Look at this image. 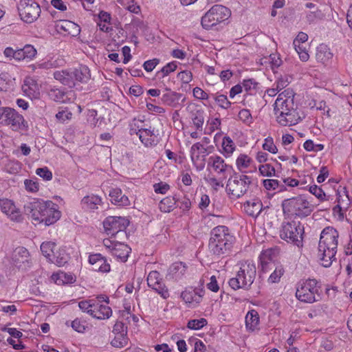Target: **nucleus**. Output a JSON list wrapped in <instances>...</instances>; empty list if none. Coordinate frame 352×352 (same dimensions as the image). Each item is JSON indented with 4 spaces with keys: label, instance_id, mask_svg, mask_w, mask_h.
I'll list each match as a JSON object with an SVG mask.
<instances>
[{
    "label": "nucleus",
    "instance_id": "1",
    "mask_svg": "<svg viewBox=\"0 0 352 352\" xmlns=\"http://www.w3.org/2000/svg\"><path fill=\"white\" fill-rule=\"evenodd\" d=\"M294 95L292 89H286L278 94L274 104L276 121L281 126H293L301 120L297 108L295 107Z\"/></svg>",
    "mask_w": 352,
    "mask_h": 352
},
{
    "label": "nucleus",
    "instance_id": "2",
    "mask_svg": "<svg viewBox=\"0 0 352 352\" xmlns=\"http://www.w3.org/2000/svg\"><path fill=\"white\" fill-rule=\"evenodd\" d=\"M25 212L37 223H44L50 226L56 222L60 217L57 205L52 201L37 200L30 202L24 206Z\"/></svg>",
    "mask_w": 352,
    "mask_h": 352
},
{
    "label": "nucleus",
    "instance_id": "3",
    "mask_svg": "<svg viewBox=\"0 0 352 352\" xmlns=\"http://www.w3.org/2000/svg\"><path fill=\"white\" fill-rule=\"evenodd\" d=\"M338 231L332 227L325 228L320 234L318 244V256L324 267L331 265L337 252Z\"/></svg>",
    "mask_w": 352,
    "mask_h": 352
},
{
    "label": "nucleus",
    "instance_id": "4",
    "mask_svg": "<svg viewBox=\"0 0 352 352\" xmlns=\"http://www.w3.org/2000/svg\"><path fill=\"white\" fill-rule=\"evenodd\" d=\"M233 243V236L228 232V228L219 226L213 228L209 241L210 252L217 256L228 254Z\"/></svg>",
    "mask_w": 352,
    "mask_h": 352
},
{
    "label": "nucleus",
    "instance_id": "5",
    "mask_svg": "<svg viewBox=\"0 0 352 352\" xmlns=\"http://www.w3.org/2000/svg\"><path fill=\"white\" fill-rule=\"evenodd\" d=\"M281 206L284 214L287 216L305 217L314 210V206L302 195L285 199Z\"/></svg>",
    "mask_w": 352,
    "mask_h": 352
},
{
    "label": "nucleus",
    "instance_id": "6",
    "mask_svg": "<svg viewBox=\"0 0 352 352\" xmlns=\"http://www.w3.org/2000/svg\"><path fill=\"white\" fill-rule=\"evenodd\" d=\"M256 274V268L254 263L246 261L241 264L236 277L229 280L230 286L234 290L243 288L249 289L254 283Z\"/></svg>",
    "mask_w": 352,
    "mask_h": 352
},
{
    "label": "nucleus",
    "instance_id": "7",
    "mask_svg": "<svg viewBox=\"0 0 352 352\" xmlns=\"http://www.w3.org/2000/svg\"><path fill=\"white\" fill-rule=\"evenodd\" d=\"M304 226L298 221H283L279 235L281 239L298 247L302 246Z\"/></svg>",
    "mask_w": 352,
    "mask_h": 352
},
{
    "label": "nucleus",
    "instance_id": "8",
    "mask_svg": "<svg viewBox=\"0 0 352 352\" xmlns=\"http://www.w3.org/2000/svg\"><path fill=\"white\" fill-rule=\"evenodd\" d=\"M320 290V286L318 281L314 278H308L298 284L296 297L301 302L313 303L319 300Z\"/></svg>",
    "mask_w": 352,
    "mask_h": 352
},
{
    "label": "nucleus",
    "instance_id": "9",
    "mask_svg": "<svg viewBox=\"0 0 352 352\" xmlns=\"http://www.w3.org/2000/svg\"><path fill=\"white\" fill-rule=\"evenodd\" d=\"M252 184V177L246 175H235L228 179L226 191L236 198L244 195Z\"/></svg>",
    "mask_w": 352,
    "mask_h": 352
},
{
    "label": "nucleus",
    "instance_id": "10",
    "mask_svg": "<svg viewBox=\"0 0 352 352\" xmlns=\"http://www.w3.org/2000/svg\"><path fill=\"white\" fill-rule=\"evenodd\" d=\"M230 15V11L228 8L222 5H215L201 18V25L204 28L209 30L227 19Z\"/></svg>",
    "mask_w": 352,
    "mask_h": 352
},
{
    "label": "nucleus",
    "instance_id": "11",
    "mask_svg": "<svg viewBox=\"0 0 352 352\" xmlns=\"http://www.w3.org/2000/svg\"><path fill=\"white\" fill-rule=\"evenodd\" d=\"M21 19L28 23L36 21L40 15V6L33 0H21L18 5Z\"/></svg>",
    "mask_w": 352,
    "mask_h": 352
},
{
    "label": "nucleus",
    "instance_id": "12",
    "mask_svg": "<svg viewBox=\"0 0 352 352\" xmlns=\"http://www.w3.org/2000/svg\"><path fill=\"white\" fill-rule=\"evenodd\" d=\"M129 221L124 217H108L103 222V226L107 234L114 236L116 234L124 231L128 226Z\"/></svg>",
    "mask_w": 352,
    "mask_h": 352
},
{
    "label": "nucleus",
    "instance_id": "13",
    "mask_svg": "<svg viewBox=\"0 0 352 352\" xmlns=\"http://www.w3.org/2000/svg\"><path fill=\"white\" fill-rule=\"evenodd\" d=\"M147 284L149 287L155 290L164 299L169 297L167 287L162 282L160 274L157 271H151L147 277Z\"/></svg>",
    "mask_w": 352,
    "mask_h": 352
},
{
    "label": "nucleus",
    "instance_id": "14",
    "mask_svg": "<svg viewBox=\"0 0 352 352\" xmlns=\"http://www.w3.org/2000/svg\"><path fill=\"white\" fill-rule=\"evenodd\" d=\"M0 208L2 212L6 214L10 220L16 222L22 221V214L12 200L8 199H0Z\"/></svg>",
    "mask_w": 352,
    "mask_h": 352
},
{
    "label": "nucleus",
    "instance_id": "15",
    "mask_svg": "<svg viewBox=\"0 0 352 352\" xmlns=\"http://www.w3.org/2000/svg\"><path fill=\"white\" fill-rule=\"evenodd\" d=\"M204 294L203 289L189 288L181 294V297L188 307H195L201 302Z\"/></svg>",
    "mask_w": 352,
    "mask_h": 352
},
{
    "label": "nucleus",
    "instance_id": "16",
    "mask_svg": "<svg viewBox=\"0 0 352 352\" xmlns=\"http://www.w3.org/2000/svg\"><path fill=\"white\" fill-rule=\"evenodd\" d=\"M208 168H212L217 175L223 176V179H226L227 177L226 173L230 167L220 156L212 155L208 158Z\"/></svg>",
    "mask_w": 352,
    "mask_h": 352
},
{
    "label": "nucleus",
    "instance_id": "17",
    "mask_svg": "<svg viewBox=\"0 0 352 352\" xmlns=\"http://www.w3.org/2000/svg\"><path fill=\"white\" fill-rule=\"evenodd\" d=\"M7 111L8 112L6 113L4 119V124L10 126L13 131L21 129L24 122L23 117L14 109L9 107Z\"/></svg>",
    "mask_w": 352,
    "mask_h": 352
},
{
    "label": "nucleus",
    "instance_id": "18",
    "mask_svg": "<svg viewBox=\"0 0 352 352\" xmlns=\"http://www.w3.org/2000/svg\"><path fill=\"white\" fill-rule=\"evenodd\" d=\"M136 134L139 136L140 141L145 146H155L158 142L155 131L154 129H152L151 127H149L148 129L141 128L138 129Z\"/></svg>",
    "mask_w": 352,
    "mask_h": 352
},
{
    "label": "nucleus",
    "instance_id": "19",
    "mask_svg": "<svg viewBox=\"0 0 352 352\" xmlns=\"http://www.w3.org/2000/svg\"><path fill=\"white\" fill-rule=\"evenodd\" d=\"M56 27L59 32L70 35L72 36H76L80 32V28L79 25L68 20L60 21L56 25Z\"/></svg>",
    "mask_w": 352,
    "mask_h": 352
},
{
    "label": "nucleus",
    "instance_id": "20",
    "mask_svg": "<svg viewBox=\"0 0 352 352\" xmlns=\"http://www.w3.org/2000/svg\"><path fill=\"white\" fill-rule=\"evenodd\" d=\"M30 254L28 250L24 247H18L15 248L12 254V264L19 268L23 267V265H25V263H28V258Z\"/></svg>",
    "mask_w": 352,
    "mask_h": 352
},
{
    "label": "nucleus",
    "instance_id": "21",
    "mask_svg": "<svg viewBox=\"0 0 352 352\" xmlns=\"http://www.w3.org/2000/svg\"><path fill=\"white\" fill-rule=\"evenodd\" d=\"M277 251L275 249H267L262 251L259 256L261 270L265 272L272 269L274 264L272 263Z\"/></svg>",
    "mask_w": 352,
    "mask_h": 352
},
{
    "label": "nucleus",
    "instance_id": "22",
    "mask_svg": "<svg viewBox=\"0 0 352 352\" xmlns=\"http://www.w3.org/2000/svg\"><path fill=\"white\" fill-rule=\"evenodd\" d=\"M245 213L252 217H257L263 210V204L259 198H254L243 204Z\"/></svg>",
    "mask_w": 352,
    "mask_h": 352
},
{
    "label": "nucleus",
    "instance_id": "23",
    "mask_svg": "<svg viewBox=\"0 0 352 352\" xmlns=\"http://www.w3.org/2000/svg\"><path fill=\"white\" fill-rule=\"evenodd\" d=\"M74 69H66L62 71H56L54 73V77L56 80L60 81L63 85L69 87H75Z\"/></svg>",
    "mask_w": 352,
    "mask_h": 352
},
{
    "label": "nucleus",
    "instance_id": "24",
    "mask_svg": "<svg viewBox=\"0 0 352 352\" xmlns=\"http://www.w3.org/2000/svg\"><path fill=\"white\" fill-rule=\"evenodd\" d=\"M333 58V53L329 47L324 44H320L316 48V59L324 65H329Z\"/></svg>",
    "mask_w": 352,
    "mask_h": 352
},
{
    "label": "nucleus",
    "instance_id": "25",
    "mask_svg": "<svg viewBox=\"0 0 352 352\" xmlns=\"http://www.w3.org/2000/svg\"><path fill=\"white\" fill-rule=\"evenodd\" d=\"M186 264L182 262L174 263L168 269V276L171 279L179 280L186 274Z\"/></svg>",
    "mask_w": 352,
    "mask_h": 352
},
{
    "label": "nucleus",
    "instance_id": "26",
    "mask_svg": "<svg viewBox=\"0 0 352 352\" xmlns=\"http://www.w3.org/2000/svg\"><path fill=\"white\" fill-rule=\"evenodd\" d=\"M109 197H111V201L113 204L126 206L130 204L129 198L122 194L121 189L118 188H111L109 190Z\"/></svg>",
    "mask_w": 352,
    "mask_h": 352
},
{
    "label": "nucleus",
    "instance_id": "27",
    "mask_svg": "<svg viewBox=\"0 0 352 352\" xmlns=\"http://www.w3.org/2000/svg\"><path fill=\"white\" fill-rule=\"evenodd\" d=\"M74 82L76 86L78 82L86 83L91 78L90 71L85 65H81L77 69H74Z\"/></svg>",
    "mask_w": 352,
    "mask_h": 352
},
{
    "label": "nucleus",
    "instance_id": "28",
    "mask_svg": "<svg viewBox=\"0 0 352 352\" xmlns=\"http://www.w3.org/2000/svg\"><path fill=\"white\" fill-rule=\"evenodd\" d=\"M112 255L120 259L122 262H125L129 255L131 248L126 244L120 243L114 245Z\"/></svg>",
    "mask_w": 352,
    "mask_h": 352
},
{
    "label": "nucleus",
    "instance_id": "29",
    "mask_svg": "<svg viewBox=\"0 0 352 352\" xmlns=\"http://www.w3.org/2000/svg\"><path fill=\"white\" fill-rule=\"evenodd\" d=\"M102 204V199L95 195L85 196L81 201L82 206L85 210H94Z\"/></svg>",
    "mask_w": 352,
    "mask_h": 352
},
{
    "label": "nucleus",
    "instance_id": "30",
    "mask_svg": "<svg viewBox=\"0 0 352 352\" xmlns=\"http://www.w3.org/2000/svg\"><path fill=\"white\" fill-rule=\"evenodd\" d=\"M190 118L196 129H202L204 122V111L200 108L194 107L190 111Z\"/></svg>",
    "mask_w": 352,
    "mask_h": 352
},
{
    "label": "nucleus",
    "instance_id": "31",
    "mask_svg": "<svg viewBox=\"0 0 352 352\" xmlns=\"http://www.w3.org/2000/svg\"><path fill=\"white\" fill-rule=\"evenodd\" d=\"M182 96V95L181 94L175 91H168L162 96L161 100L166 105L175 107L179 104Z\"/></svg>",
    "mask_w": 352,
    "mask_h": 352
},
{
    "label": "nucleus",
    "instance_id": "32",
    "mask_svg": "<svg viewBox=\"0 0 352 352\" xmlns=\"http://www.w3.org/2000/svg\"><path fill=\"white\" fill-rule=\"evenodd\" d=\"M259 322V317L257 312L252 310L248 313L245 317V325L248 330L254 331Z\"/></svg>",
    "mask_w": 352,
    "mask_h": 352
},
{
    "label": "nucleus",
    "instance_id": "33",
    "mask_svg": "<svg viewBox=\"0 0 352 352\" xmlns=\"http://www.w3.org/2000/svg\"><path fill=\"white\" fill-rule=\"evenodd\" d=\"M24 94L30 98H36L39 92L36 85L32 80H26L22 87Z\"/></svg>",
    "mask_w": 352,
    "mask_h": 352
},
{
    "label": "nucleus",
    "instance_id": "34",
    "mask_svg": "<svg viewBox=\"0 0 352 352\" xmlns=\"http://www.w3.org/2000/svg\"><path fill=\"white\" fill-rule=\"evenodd\" d=\"M69 254L64 250H59L56 253H53V258L50 260L56 265L60 267L66 264L69 261Z\"/></svg>",
    "mask_w": 352,
    "mask_h": 352
},
{
    "label": "nucleus",
    "instance_id": "35",
    "mask_svg": "<svg viewBox=\"0 0 352 352\" xmlns=\"http://www.w3.org/2000/svg\"><path fill=\"white\" fill-rule=\"evenodd\" d=\"M252 160L245 154H240L236 159V164L241 172H245V169L250 166Z\"/></svg>",
    "mask_w": 352,
    "mask_h": 352
},
{
    "label": "nucleus",
    "instance_id": "36",
    "mask_svg": "<svg viewBox=\"0 0 352 352\" xmlns=\"http://www.w3.org/2000/svg\"><path fill=\"white\" fill-rule=\"evenodd\" d=\"M95 307L99 309V311H96L97 314H94V318L102 320L109 318L111 316L112 311L109 306L100 305L96 300Z\"/></svg>",
    "mask_w": 352,
    "mask_h": 352
},
{
    "label": "nucleus",
    "instance_id": "37",
    "mask_svg": "<svg viewBox=\"0 0 352 352\" xmlns=\"http://www.w3.org/2000/svg\"><path fill=\"white\" fill-rule=\"evenodd\" d=\"M351 204L350 199L347 195L344 198L341 196L338 199V204L333 208L334 213H338L339 217H343V214L341 212L342 210H346Z\"/></svg>",
    "mask_w": 352,
    "mask_h": 352
},
{
    "label": "nucleus",
    "instance_id": "38",
    "mask_svg": "<svg viewBox=\"0 0 352 352\" xmlns=\"http://www.w3.org/2000/svg\"><path fill=\"white\" fill-rule=\"evenodd\" d=\"M50 98L58 102H65L69 98L67 94L60 89H52L49 91Z\"/></svg>",
    "mask_w": 352,
    "mask_h": 352
},
{
    "label": "nucleus",
    "instance_id": "39",
    "mask_svg": "<svg viewBox=\"0 0 352 352\" xmlns=\"http://www.w3.org/2000/svg\"><path fill=\"white\" fill-rule=\"evenodd\" d=\"M176 204L174 197H167L164 198L159 204V208L163 212H169L173 210Z\"/></svg>",
    "mask_w": 352,
    "mask_h": 352
},
{
    "label": "nucleus",
    "instance_id": "40",
    "mask_svg": "<svg viewBox=\"0 0 352 352\" xmlns=\"http://www.w3.org/2000/svg\"><path fill=\"white\" fill-rule=\"evenodd\" d=\"M210 96L222 109H228L231 106V102L228 100L227 96L224 94H212Z\"/></svg>",
    "mask_w": 352,
    "mask_h": 352
},
{
    "label": "nucleus",
    "instance_id": "41",
    "mask_svg": "<svg viewBox=\"0 0 352 352\" xmlns=\"http://www.w3.org/2000/svg\"><path fill=\"white\" fill-rule=\"evenodd\" d=\"M222 148L226 156H230L235 150V144L229 136H225L222 141Z\"/></svg>",
    "mask_w": 352,
    "mask_h": 352
},
{
    "label": "nucleus",
    "instance_id": "42",
    "mask_svg": "<svg viewBox=\"0 0 352 352\" xmlns=\"http://www.w3.org/2000/svg\"><path fill=\"white\" fill-rule=\"evenodd\" d=\"M285 270L281 265H277L274 272L271 274L268 278V282L271 283H278L280 278L284 274Z\"/></svg>",
    "mask_w": 352,
    "mask_h": 352
},
{
    "label": "nucleus",
    "instance_id": "43",
    "mask_svg": "<svg viewBox=\"0 0 352 352\" xmlns=\"http://www.w3.org/2000/svg\"><path fill=\"white\" fill-rule=\"evenodd\" d=\"M55 247L56 244L53 242H43L41 245V251L46 258L52 260V253H54Z\"/></svg>",
    "mask_w": 352,
    "mask_h": 352
},
{
    "label": "nucleus",
    "instance_id": "44",
    "mask_svg": "<svg viewBox=\"0 0 352 352\" xmlns=\"http://www.w3.org/2000/svg\"><path fill=\"white\" fill-rule=\"evenodd\" d=\"M127 334H118L115 335L114 338L111 342L113 346L116 348H122L126 346L128 343Z\"/></svg>",
    "mask_w": 352,
    "mask_h": 352
},
{
    "label": "nucleus",
    "instance_id": "45",
    "mask_svg": "<svg viewBox=\"0 0 352 352\" xmlns=\"http://www.w3.org/2000/svg\"><path fill=\"white\" fill-rule=\"evenodd\" d=\"M52 278L55 280L56 283L60 285L61 283H69L73 282V277L72 275H68L65 272H59L56 274L52 275Z\"/></svg>",
    "mask_w": 352,
    "mask_h": 352
},
{
    "label": "nucleus",
    "instance_id": "46",
    "mask_svg": "<svg viewBox=\"0 0 352 352\" xmlns=\"http://www.w3.org/2000/svg\"><path fill=\"white\" fill-rule=\"evenodd\" d=\"M96 300H82L78 302V307L82 311L93 314L94 310L91 309L94 308Z\"/></svg>",
    "mask_w": 352,
    "mask_h": 352
},
{
    "label": "nucleus",
    "instance_id": "47",
    "mask_svg": "<svg viewBox=\"0 0 352 352\" xmlns=\"http://www.w3.org/2000/svg\"><path fill=\"white\" fill-rule=\"evenodd\" d=\"M93 270L100 272H108L110 271V265L107 263L106 258L102 256L93 267Z\"/></svg>",
    "mask_w": 352,
    "mask_h": 352
},
{
    "label": "nucleus",
    "instance_id": "48",
    "mask_svg": "<svg viewBox=\"0 0 352 352\" xmlns=\"http://www.w3.org/2000/svg\"><path fill=\"white\" fill-rule=\"evenodd\" d=\"M207 324V320L205 318L194 319L188 321L187 327L190 329L198 330Z\"/></svg>",
    "mask_w": 352,
    "mask_h": 352
},
{
    "label": "nucleus",
    "instance_id": "49",
    "mask_svg": "<svg viewBox=\"0 0 352 352\" xmlns=\"http://www.w3.org/2000/svg\"><path fill=\"white\" fill-rule=\"evenodd\" d=\"M295 50L298 53L299 56V58L303 61L306 62L309 58V55L306 50V47L304 46L303 44H298L296 45H294Z\"/></svg>",
    "mask_w": 352,
    "mask_h": 352
},
{
    "label": "nucleus",
    "instance_id": "50",
    "mask_svg": "<svg viewBox=\"0 0 352 352\" xmlns=\"http://www.w3.org/2000/svg\"><path fill=\"white\" fill-rule=\"evenodd\" d=\"M225 179H223V176H220L218 179L215 177H208V178L206 179V182L212 186L213 189L217 190L220 187H223V181Z\"/></svg>",
    "mask_w": 352,
    "mask_h": 352
},
{
    "label": "nucleus",
    "instance_id": "51",
    "mask_svg": "<svg viewBox=\"0 0 352 352\" xmlns=\"http://www.w3.org/2000/svg\"><path fill=\"white\" fill-rule=\"evenodd\" d=\"M258 170L261 174L263 176L272 177L275 174V168L270 164L261 165Z\"/></svg>",
    "mask_w": 352,
    "mask_h": 352
},
{
    "label": "nucleus",
    "instance_id": "52",
    "mask_svg": "<svg viewBox=\"0 0 352 352\" xmlns=\"http://www.w3.org/2000/svg\"><path fill=\"white\" fill-rule=\"evenodd\" d=\"M289 77L287 76H281L279 77L274 84L278 91H280L282 89L286 88L289 84Z\"/></svg>",
    "mask_w": 352,
    "mask_h": 352
},
{
    "label": "nucleus",
    "instance_id": "53",
    "mask_svg": "<svg viewBox=\"0 0 352 352\" xmlns=\"http://www.w3.org/2000/svg\"><path fill=\"white\" fill-rule=\"evenodd\" d=\"M264 150L267 151L272 153H276L278 151L277 147L274 143L273 139L271 137H267L265 139V142L263 144Z\"/></svg>",
    "mask_w": 352,
    "mask_h": 352
},
{
    "label": "nucleus",
    "instance_id": "54",
    "mask_svg": "<svg viewBox=\"0 0 352 352\" xmlns=\"http://www.w3.org/2000/svg\"><path fill=\"white\" fill-rule=\"evenodd\" d=\"M177 64L175 62H171L166 64L162 69L157 72V74L160 75L162 74V77H164L168 75L170 73L175 71L177 69Z\"/></svg>",
    "mask_w": 352,
    "mask_h": 352
},
{
    "label": "nucleus",
    "instance_id": "55",
    "mask_svg": "<svg viewBox=\"0 0 352 352\" xmlns=\"http://www.w3.org/2000/svg\"><path fill=\"white\" fill-rule=\"evenodd\" d=\"M36 173L39 177H42L46 181H50L52 179V173L47 167L38 168L36 170Z\"/></svg>",
    "mask_w": 352,
    "mask_h": 352
},
{
    "label": "nucleus",
    "instance_id": "56",
    "mask_svg": "<svg viewBox=\"0 0 352 352\" xmlns=\"http://www.w3.org/2000/svg\"><path fill=\"white\" fill-rule=\"evenodd\" d=\"M263 183L264 187L268 190H276L280 187L279 182L276 179H266L263 181Z\"/></svg>",
    "mask_w": 352,
    "mask_h": 352
},
{
    "label": "nucleus",
    "instance_id": "57",
    "mask_svg": "<svg viewBox=\"0 0 352 352\" xmlns=\"http://www.w3.org/2000/svg\"><path fill=\"white\" fill-rule=\"evenodd\" d=\"M309 192L314 195L318 199L321 201L324 199L325 194L320 187H318L316 185H314L310 186Z\"/></svg>",
    "mask_w": 352,
    "mask_h": 352
},
{
    "label": "nucleus",
    "instance_id": "58",
    "mask_svg": "<svg viewBox=\"0 0 352 352\" xmlns=\"http://www.w3.org/2000/svg\"><path fill=\"white\" fill-rule=\"evenodd\" d=\"M113 332L115 335L127 334V327L122 322H116L113 326Z\"/></svg>",
    "mask_w": 352,
    "mask_h": 352
},
{
    "label": "nucleus",
    "instance_id": "59",
    "mask_svg": "<svg viewBox=\"0 0 352 352\" xmlns=\"http://www.w3.org/2000/svg\"><path fill=\"white\" fill-rule=\"evenodd\" d=\"M23 52H24V55L26 58L32 59L36 54V49L31 45H26L22 48Z\"/></svg>",
    "mask_w": 352,
    "mask_h": 352
},
{
    "label": "nucleus",
    "instance_id": "60",
    "mask_svg": "<svg viewBox=\"0 0 352 352\" xmlns=\"http://www.w3.org/2000/svg\"><path fill=\"white\" fill-rule=\"evenodd\" d=\"M72 327L78 333H83L85 331V325L83 322L76 318L72 322Z\"/></svg>",
    "mask_w": 352,
    "mask_h": 352
},
{
    "label": "nucleus",
    "instance_id": "61",
    "mask_svg": "<svg viewBox=\"0 0 352 352\" xmlns=\"http://www.w3.org/2000/svg\"><path fill=\"white\" fill-rule=\"evenodd\" d=\"M177 77L180 79L183 83H188L192 79V73L189 71H183L177 74Z\"/></svg>",
    "mask_w": 352,
    "mask_h": 352
},
{
    "label": "nucleus",
    "instance_id": "62",
    "mask_svg": "<svg viewBox=\"0 0 352 352\" xmlns=\"http://www.w3.org/2000/svg\"><path fill=\"white\" fill-rule=\"evenodd\" d=\"M160 63L159 59L153 58L144 62L143 67L146 72H152Z\"/></svg>",
    "mask_w": 352,
    "mask_h": 352
},
{
    "label": "nucleus",
    "instance_id": "63",
    "mask_svg": "<svg viewBox=\"0 0 352 352\" xmlns=\"http://www.w3.org/2000/svg\"><path fill=\"white\" fill-rule=\"evenodd\" d=\"M193 96L200 100H207L210 97L208 94L197 87L193 89Z\"/></svg>",
    "mask_w": 352,
    "mask_h": 352
},
{
    "label": "nucleus",
    "instance_id": "64",
    "mask_svg": "<svg viewBox=\"0 0 352 352\" xmlns=\"http://www.w3.org/2000/svg\"><path fill=\"white\" fill-rule=\"evenodd\" d=\"M24 184L26 190L30 192H36L38 190V183L35 181L26 179L25 180Z\"/></svg>",
    "mask_w": 352,
    "mask_h": 352
}]
</instances>
